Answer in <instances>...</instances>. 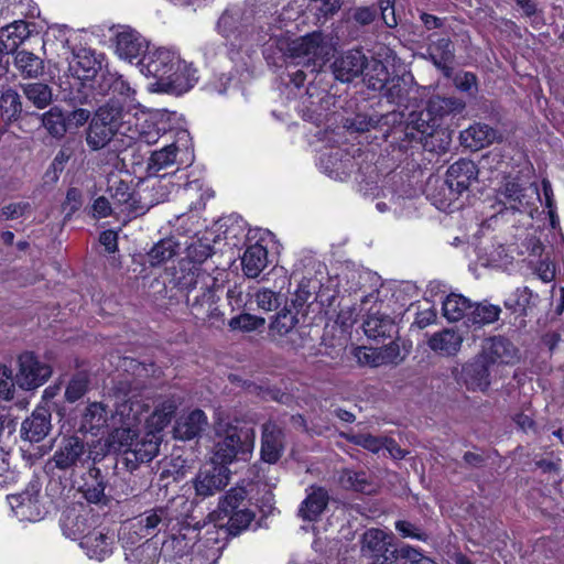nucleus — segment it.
Here are the masks:
<instances>
[{
	"label": "nucleus",
	"mask_w": 564,
	"mask_h": 564,
	"mask_svg": "<svg viewBox=\"0 0 564 564\" xmlns=\"http://www.w3.org/2000/svg\"><path fill=\"white\" fill-rule=\"evenodd\" d=\"M181 402L175 397H160L154 402V410L147 419L150 431L159 434L174 417Z\"/></svg>",
	"instance_id": "nucleus-26"
},
{
	"label": "nucleus",
	"mask_w": 564,
	"mask_h": 564,
	"mask_svg": "<svg viewBox=\"0 0 564 564\" xmlns=\"http://www.w3.org/2000/svg\"><path fill=\"white\" fill-rule=\"evenodd\" d=\"M51 412L45 406H37L21 425V437L31 443L41 442L51 431Z\"/></svg>",
	"instance_id": "nucleus-20"
},
{
	"label": "nucleus",
	"mask_w": 564,
	"mask_h": 564,
	"mask_svg": "<svg viewBox=\"0 0 564 564\" xmlns=\"http://www.w3.org/2000/svg\"><path fill=\"white\" fill-rule=\"evenodd\" d=\"M465 108V102L457 97H432L426 106L425 116H433L437 123L451 115H457Z\"/></svg>",
	"instance_id": "nucleus-37"
},
{
	"label": "nucleus",
	"mask_w": 564,
	"mask_h": 564,
	"mask_svg": "<svg viewBox=\"0 0 564 564\" xmlns=\"http://www.w3.org/2000/svg\"><path fill=\"white\" fill-rule=\"evenodd\" d=\"M478 178V169L471 160L460 159L449 165L442 189H447L449 197L434 202L438 209L445 210L453 200L457 199Z\"/></svg>",
	"instance_id": "nucleus-5"
},
{
	"label": "nucleus",
	"mask_w": 564,
	"mask_h": 564,
	"mask_svg": "<svg viewBox=\"0 0 564 564\" xmlns=\"http://www.w3.org/2000/svg\"><path fill=\"white\" fill-rule=\"evenodd\" d=\"M161 436L153 431L138 436L132 447L124 449L126 466L133 470L140 464L151 462L159 453Z\"/></svg>",
	"instance_id": "nucleus-13"
},
{
	"label": "nucleus",
	"mask_w": 564,
	"mask_h": 564,
	"mask_svg": "<svg viewBox=\"0 0 564 564\" xmlns=\"http://www.w3.org/2000/svg\"><path fill=\"white\" fill-rule=\"evenodd\" d=\"M254 297L258 307L264 312L276 310L284 301V296L280 292H274L269 289L259 290Z\"/></svg>",
	"instance_id": "nucleus-64"
},
{
	"label": "nucleus",
	"mask_w": 564,
	"mask_h": 564,
	"mask_svg": "<svg viewBox=\"0 0 564 564\" xmlns=\"http://www.w3.org/2000/svg\"><path fill=\"white\" fill-rule=\"evenodd\" d=\"M95 89L100 95H112L118 100L130 102L135 100V89L131 84L122 75L109 69L101 72Z\"/></svg>",
	"instance_id": "nucleus-15"
},
{
	"label": "nucleus",
	"mask_w": 564,
	"mask_h": 564,
	"mask_svg": "<svg viewBox=\"0 0 564 564\" xmlns=\"http://www.w3.org/2000/svg\"><path fill=\"white\" fill-rule=\"evenodd\" d=\"M111 426L110 416L101 402H91L85 409L79 430L97 436L104 429Z\"/></svg>",
	"instance_id": "nucleus-32"
},
{
	"label": "nucleus",
	"mask_w": 564,
	"mask_h": 564,
	"mask_svg": "<svg viewBox=\"0 0 564 564\" xmlns=\"http://www.w3.org/2000/svg\"><path fill=\"white\" fill-rule=\"evenodd\" d=\"M242 270L248 278H257L268 264V251L260 245L254 243L247 248L242 259Z\"/></svg>",
	"instance_id": "nucleus-39"
},
{
	"label": "nucleus",
	"mask_w": 564,
	"mask_h": 564,
	"mask_svg": "<svg viewBox=\"0 0 564 564\" xmlns=\"http://www.w3.org/2000/svg\"><path fill=\"white\" fill-rule=\"evenodd\" d=\"M471 307L473 303L467 297L452 293L443 301V316L448 322H458L465 317L468 319Z\"/></svg>",
	"instance_id": "nucleus-44"
},
{
	"label": "nucleus",
	"mask_w": 564,
	"mask_h": 564,
	"mask_svg": "<svg viewBox=\"0 0 564 564\" xmlns=\"http://www.w3.org/2000/svg\"><path fill=\"white\" fill-rule=\"evenodd\" d=\"M390 77L387 66L379 59H372L364 80L369 89L381 93L389 84Z\"/></svg>",
	"instance_id": "nucleus-52"
},
{
	"label": "nucleus",
	"mask_w": 564,
	"mask_h": 564,
	"mask_svg": "<svg viewBox=\"0 0 564 564\" xmlns=\"http://www.w3.org/2000/svg\"><path fill=\"white\" fill-rule=\"evenodd\" d=\"M500 138L497 130L486 123L477 122L460 132L462 144L470 150H480Z\"/></svg>",
	"instance_id": "nucleus-28"
},
{
	"label": "nucleus",
	"mask_w": 564,
	"mask_h": 564,
	"mask_svg": "<svg viewBox=\"0 0 564 564\" xmlns=\"http://www.w3.org/2000/svg\"><path fill=\"white\" fill-rule=\"evenodd\" d=\"M488 364L480 356L465 364L460 372V381L470 391H486L490 386Z\"/></svg>",
	"instance_id": "nucleus-25"
},
{
	"label": "nucleus",
	"mask_w": 564,
	"mask_h": 564,
	"mask_svg": "<svg viewBox=\"0 0 564 564\" xmlns=\"http://www.w3.org/2000/svg\"><path fill=\"white\" fill-rule=\"evenodd\" d=\"M167 513L164 509L145 511L134 520L123 524V540L128 541L131 534L143 532L147 538L154 535L165 524Z\"/></svg>",
	"instance_id": "nucleus-17"
},
{
	"label": "nucleus",
	"mask_w": 564,
	"mask_h": 564,
	"mask_svg": "<svg viewBox=\"0 0 564 564\" xmlns=\"http://www.w3.org/2000/svg\"><path fill=\"white\" fill-rule=\"evenodd\" d=\"M98 517L93 510L82 503L67 507L61 517L59 523L63 534L72 540H80L90 534L96 524Z\"/></svg>",
	"instance_id": "nucleus-7"
},
{
	"label": "nucleus",
	"mask_w": 564,
	"mask_h": 564,
	"mask_svg": "<svg viewBox=\"0 0 564 564\" xmlns=\"http://www.w3.org/2000/svg\"><path fill=\"white\" fill-rule=\"evenodd\" d=\"M367 57L359 50H351L337 57L333 65V74L343 83H350L360 76L367 67Z\"/></svg>",
	"instance_id": "nucleus-16"
},
{
	"label": "nucleus",
	"mask_w": 564,
	"mask_h": 564,
	"mask_svg": "<svg viewBox=\"0 0 564 564\" xmlns=\"http://www.w3.org/2000/svg\"><path fill=\"white\" fill-rule=\"evenodd\" d=\"M28 25L23 21H15L0 29V48L7 55L13 53L28 37Z\"/></svg>",
	"instance_id": "nucleus-38"
},
{
	"label": "nucleus",
	"mask_w": 564,
	"mask_h": 564,
	"mask_svg": "<svg viewBox=\"0 0 564 564\" xmlns=\"http://www.w3.org/2000/svg\"><path fill=\"white\" fill-rule=\"evenodd\" d=\"M429 55L433 64L441 69L445 76L452 72L451 64L455 57L454 44L448 37H440L429 45Z\"/></svg>",
	"instance_id": "nucleus-35"
},
{
	"label": "nucleus",
	"mask_w": 564,
	"mask_h": 564,
	"mask_svg": "<svg viewBox=\"0 0 564 564\" xmlns=\"http://www.w3.org/2000/svg\"><path fill=\"white\" fill-rule=\"evenodd\" d=\"M167 76L169 78H166L159 91L177 96L187 93L198 80L197 70L192 64L182 58H180V63L175 64L173 70H170Z\"/></svg>",
	"instance_id": "nucleus-14"
},
{
	"label": "nucleus",
	"mask_w": 564,
	"mask_h": 564,
	"mask_svg": "<svg viewBox=\"0 0 564 564\" xmlns=\"http://www.w3.org/2000/svg\"><path fill=\"white\" fill-rule=\"evenodd\" d=\"M216 284V280L200 268L193 265L182 276L177 278V286L180 290L191 293L199 290L200 293L206 291V286Z\"/></svg>",
	"instance_id": "nucleus-42"
},
{
	"label": "nucleus",
	"mask_w": 564,
	"mask_h": 564,
	"mask_svg": "<svg viewBox=\"0 0 564 564\" xmlns=\"http://www.w3.org/2000/svg\"><path fill=\"white\" fill-rule=\"evenodd\" d=\"M318 282L313 279L303 278L295 290L292 304L294 307H302L311 297L316 294Z\"/></svg>",
	"instance_id": "nucleus-63"
},
{
	"label": "nucleus",
	"mask_w": 564,
	"mask_h": 564,
	"mask_svg": "<svg viewBox=\"0 0 564 564\" xmlns=\"http://www.w3.org/2000/svg\"><path fill=\"white\" fill-rule=\"evenodd\" d=\"M500 313V307L492 304H473L467 324L477 326L491 324L499 318Z\"/></svg>",
	"instance_id": "nucleus-56"
},
{
	"label": "nucleus",
	"mask_w": 564,
	"mask_h": 564,
	"mask_svg": "<svg viewBox=\"0 0 564 564\" xmlns=\"http://www.w3.org/2000/svg\"><path fill=\"white\" fill-rule=\"evenodd\" d=\"M217 441L214 448V460L217 464H230L239 454L251 453L256 433L252 427L219 422L215 427Z\"/></svg>",
	"instance_id": "nucleus-1"
},
{
	"label": "nucleus",
	"mask_w": 564,
	"mask_h": 564,
	"mask_svg": "<svg viewBox=\"0 0 564 564\" xmlns=\"http://www.w3.org/2000/svg\"><path fill=\"white\" fill-rule=\"evenodd\" d=\"M117 132L93 118L86 132L87 145L97 151L105 148Z\"/></svg>",
	"instance_id": "nucleus-51"
},
{
	"label": "nucleus",
	"mask_w": 564,
	"mask_h": 564,
	"mask_svg": "<svg viewBox=\"0 0 564 564\" xmlns=\"http://www.w3.org/2000/svg\"><path fill=\"white\" fill-rule=\"evenodd\" d=\"M381 93L390 102L408 107L405 101L409 90L405 88V83L401 77H390L389 84Z\"/></svg>",
	"instance_id": "nucleus-58"
},
{
	"label": "nucleus",
	"mask_w": 564,
	"mask_h": 564,
	"mask_svg": "<svg viewBox=\"0 0 564 564\" xmlns=\"http://www.w3.org/2000/svg\"><path fill=\"white\" fill-rule=\"evenodd\" d=\"M178 147L172 142L164 145L161 150L152 152L148 162V172L156 174L163 169L173 165L176 161Z\"/></svg>",
	"instance_id": "nucleus-53"
},
{
	"label": "nucleus",
	"mask_w": 564,
	"mask_h": 564,
	"mask_svg": "<svg viewBox=\"0 0 564 564\" xmlns=\"http://www.w3.org/2000/svg\"><path fill=\"white\" fill-rule=\"evenodd\" d=\"M91 451L87 443L77 435H64L54 452L52 460L59 470L84 466L90 460Z\"/></svg>",
	"instance_id": "nucleus-6"
},
{
	"label": "nucleus",
	"mask_w": 564,
	"mask_h": 564,
	"mask_svg": "<svg viewBox=\"0 0 564 564\" xmlns=\"http://www.w3.org/2000/svg\"><path fill=\"white\" fill-rule=\"evenodd\" d=\"M215 285L206 286V291L195 295L193 300L187 297L191 314L210 327H221L225 324V314L218 306L219 297L216 295Z\"/></svg>",
	"instance_id": "nucleus-11"
},
{
	"label": "nucleus",
	"mask_w": 564,
	"mask_h": 564,
	"mask_svg": "<svg viewBox=\"0 0 564 564\" xmlns=\"http://www.w3.org/2000/svg\"><path fill=\"white\" fill-rule=\"evenodd\" d=\"M101 70V61L94 52L80 48L74 52L69 62V72L80 80H89L97 76Z\"/></svg>",
	"instance_id": "nucleus-27"
},
{
	"label": "nucleus",
	"mask_w": 564,
	"mask_h": 564,
	"mask_svg": "<svg viewBox=\"0 0 564 564\" xmlns=\"http://www.w3.org/2000/svg\"><path fill=\"white\" fill-rule=\"evenodd\" d=\"M41 490L42 484L40 479L33 477L21 492L7 497L17 518L21 521L30 522H36L44 518L47 510Z\"/></svg>",
	"instance_id": "nucleus-4"
},
{
	"label": "nucleus",
	"mask_w": 564,
	"mask_h": 564,
	"mask_svg": "<svg viewBox=\"0 0 564 564\" xmlns=\"http://www.w3.org/2000/svg\"><path fill=\"white\" fill-rule=\"evenodd\" d=\"M392 536L381 529L366 530L360 538V554L370 564H391L394 562Z\"/></svg>",
	"instance_id": "nucleus-8"
},
{
	"label": "nucleus",
	"mask_w": 564,
	"mask_h": 564,
	"mask_svg": "<svg viewBox=\"0 0 564 564\" xmlns=\"http://www.w3.org/2000/svg\"><path fill=\"white\" fill-rule=\"evenodd\" d=\"M306 498L301 502L299 517L304 521H317L326 510L329 502L328 491L319 486H311Z\"/></svg>",
	"instance_id": "nucleus-22"
},
{
	"label": "nucleus",
	"mask_w": 564,
	"mask_h": 564,
	"mask_svg": "<svg viewBox=\"0 0 564 564\" xmlns=\"http://www.w3.org/2000/svg\"><path fill=\"white\" fill-rule=\"evenodd\" d=\"M284 432L275 422L269 421L262 425L261 458L269 464L276 463L284 449Z\"/></svg>",
	"instance_id": "nucleus-21"
},
{
	"label": "nucleus",
	"mask_w": 564,
	"mask_h": 564,
	"mask_svg": "<svg viewBox=\"0 0 564 564\" xmlns=\"http://www.w3.org/2000/svg\"><path fill=\"white\" fill-rule=\"evenodd\" d=\"M124 556L130 564H155L160 552L156 543L151 539H147L137 546L126 551Z\"/></svg>",
	"instance_id": "nucleus-47"
},
{
	"label": "nucleus",
	"mask_w": 564,
	"mask_h": 564,
	"mask_svg": "<svg viewBox=\"0 0 564 564\" xmlns=\"http://www.w3.org/2000/svg\"><path fill=\"white\" fill-rule=\"evenodd\" d=\"M13 53V66L22 78L34 79L43 75L44 62L41 57L25 50Z\"/></svg>",
	"instance_id": "nucleus-36"
},
{
	"label": "nucleus",
	"mask_w": 564,
	"mask_h": 564,
	"mask_svg": "<svg viewBox=\"0 0 564 564\" xmlns=\"http://www.w3.org/2000/svg\"><path fill=\"white\" fill-rule=\"evenodd\" d=\"M254 517V512L247 506L226 517V522L221 523L220 527L225 528L228 534L238 535L249 528Z\"/></svg>",
	"instance_id": "nucleus-54"
},
{
	"label": "nucleus",
	"mask_w": 564,
	"mask_h": 564,
	"mask_svg": "<svg viewBox=\"0 0 564 564\" xmlns=\"http://www.w3.org/2000/svg\"><path fill=\"white\" fill-rule=\"evenodd\" d=\"M329 51L326 36L315 31L291 41L286 52L294 64L302 65L311 75H315L326 64Z\"/></svg>",
	"instance_id": "nucleus-3"
},
{
	"label": "nucleus",
	"mask_w": 564,
	"mask_h": 564,
	"mask_svg": "<svg viewBox=\"0 0 564 564\" xmlns=\"http://www.w3.org/2000/svg\"><path fill=\"white\" fill-rule=\"evenodd\" d=\"M67 118L64 111L55 106L50 110L41 115L42 126L45 128L47 133L55 138L62 139L67 132Z\"/></svg>",
	"instance_id": "nucleus-50"
},
{
	"label": "nucleus",
	"mask_w": 564,
	"mask_h": 564,
	"mask_svg": "<svg viewBox=\"0 0 564 564\" xmlns=\"http://www.w3.org/2000/svg\"><path fill=\"white\" fill-rule=\"evenodd\" d=\"M22 113V100L19 93L7 87L0 95V117L3 122L11 123L20 119Z\"/></svg>",
	"instance_id": "nucleus-43"
},
{
	"label": "nucleus",
	"mask_w": 564,
	"mask_h": 564,
	"mask_svg": "<svg viewBox=\"0 0 564 564\" xmlns=\"http://www.w3.org/2000/svg\"><path fill=\"white\" fill-rule=\"evenodd\" d=\"M198 536L197 528L185 525L181 530L172 534L162 544V551L171 553L175 557L186 555L191 550H196V539Z\"/></svg>",
	"instance_id": "nucleus-30"
},
{
	"label": "nucleus",
	"mask_w": 564,
	"mask_h": 564,
	"mask_svg": "<svg viewBox=\"0 0 564 564\" xmlns=\"http://www.w3.org/2000/svg\"><path fill=\"white\" fill-rule=\"evenodd\" d=\"M426 109L420 112L410 113L408 127L416 130L422 135H433L434 129L440 124L433 116H425Z\"/></svg>",
	"instance_id": "nucleus-61"
},
{
	"label": "nucleus",
	"mask_w": 564,
	"mask_h": 564,
	"mask_svg": "<svg viewBox=\"0 0 564 564\" xmlns=\"http://www.w3.org/2000/svg\"><path fill=\"white\" fill-rule=\"evenodd\" d=\"M463 344V336L454 329H443L434 333L429 341V347L442 356H455Z\"/></svg>",
	"instance_id": "nucleus-34"
},
{
	"label": "nucleus",
	"mask_w": 564,
	"mask_h": 564,
	"mask_svg": "<svg viewBox=\"0 0 564 564\" xmlns=\"http://www.w3.org/2000/svg\"><path fill=\"white\" fill-rule=\"evenodd\" d=\"M149 408V403L140 394H124L123 398H118L115 413L110 415L111 426L127 425L138 427L143 415L148 413Z\"/></svg>",
	"instance_id": "nucleus-12"
},
{
	"label": "nucleus",
	"mask_w": 564,
	"mask_h": 564,
	"mask_svg": "<svg viewBox=\"0 0 564 564\" xmlns=\"http://www.w3.org/2000/svg\"><path fill=\"white\" fill-rule=\"evenodd\" d=\"M115 544V534L108 530L94 529L93 532L86 535L80 542L88 557L97 561H102L112 553Z\"/></svg>",
	"instance_id": "nucleus-23"
},
{
	"label": "nucleus",
	"mask_w": 564,
	"mask_h": 564,
	"mask_svg": "<svg viewBox=\"0 0 564 564\" xmlns=\"http://www.w3.org/2000/svg\"><path fill=\"white\" fill-rule=\"evenodd\" d=\"M198 536L196 539V551L203 552L204 547L207 549L206 556H218L220 545V530L217 529L216 524H204L199 530L197 529Z\"/></svg>",
	"instance_id": "nucleus-45"
},
{
	"label": "nucleus",
	"mask_w": 564,
	"mask_h": 564,
	"mask_svg": "<svg viewBox=\"0 0 564 564\" xmlns=\"http://www.w3.org/2000/svg\"><path fill=\"white\" fill-rule=\"evenodd\" d=\"M265 324V319L260 316L251 315L248 313L240 314L238 316L232 317L228 325L232 330H241V332H253Z\"/></svg>",
	"instance_id": "nucleus-62"
},
{
	"label": "nucleus",
	"mask_w": 564,
	"mask_h": 564,
	"mask_svg": "<svg viewBox=\"0 0 564 564\" xmlns=\"http://www.w3.org/2000/svg\"><path fill=\"white\" fill-rule=\"evenodd\" d=\"M345 436L350 443L361 446L365 449L375 454L383 449L387 438L381 436H375L369 433H350L346 434Z\"/></svg>",
	"instance_id": "nucleus-59"
},
{
	"label": "nucleus",
	"mask_w": 564,
	"mask_h": 564,
	"mask_svg": "<svg viewBox=\"0 0 564 564\" xmlns=\"http://www.w3.org/2000/svg\"><path fill=\"white\" fill-rule=\"evenodd\" d=\"M88 476L91 481L89 482L86 480L79 488L83 497L89 503L106 505L108 501L107 496L105 495L106 482L101 476L100 469L96 467L89 468Z\"/></svg>",
	"instance_id": "nucleus-40"
},
{
	"label": "nucleus",
	"mask_w": 564,
	"mask_h": 564,
	"mask_svg": "<svg viewBox=\"0 0 564 564\" xmlns=\"http://www.w3.org/2000/svg\"><path fill=\"white\" fill-rule=\"evenodd\" d=\"M247 506L246 489L241 487L231 488L219 501L217 510L218 520H225L226 517L239 510L240 507L242 509Z\"/></svg>",
	"instance_id": "nucleus-48"
},
{
	"label": "nucleus",
	"mask_w": 564,
	"mask_h": 564,
	"mask_svg": "<svg viewBox=\"0 0 564 564\" xmlns=\"http://www.w3.org/2000/svg\"><path fill=\"white\" fill-rule=\"evenodd\" d=\"M487 364H513L517 360V349L511 341L503 337H491L482 345L479 355Z\"/></svg>",
	"instance_id": "nucleus-24"
},
{
	"label": "nucleus",
	"mask_w": 564,
	"mask_h": 564,
	"mask_svg": "<svg viewBox=\"0 0 564 564\" xmlns=\"http://www.w3.org/2000/svg\"><path fill=\"white\" fill-rule=\"evenodd\" d=\"M229 482V476L225 467H212L202 469L194 479L196 495L202 498L214 496L223 490Z\"/></svg>",
	"instance_id": "nucleus-19"
},
{
	"label": "nucleus",
	"mask_w": 564,
	"mask_h": 564,
	"mask_svg": "<svg viewBox=\"0 0 564 564\" xmlns=\"http://www.w3.org/2000/svg\"><path fill=\"white\" fill-rule=\"evenodd\" d=\"M116 52L120 58L140 61L149 52V44L137 31L123 29L117 34Z\"/></svg>",
	"instance_id": "nucleus-18"
},
{
	"label": "nucleus",
	"mask_w": 564,
	"mask_h": 564,
	"mask_svg": "<svg viewBox=\"0 0 564 564\" xmlns=\"http://www.w3.org/2000/svg\"><path fill=\"white\" fill-rule=\"evenodd\" d=\"M297 323L299 318L296 314L284 307L276 314L270 325V328L280 336L291 334V345L294 349H299L305 345L306 336L300 330L294 333L292 332Z\"/></svg>",
	"instance_id": "nucleus-31"
},
{
	"label": "nucleus",
	"mask_w": 564,
	"mask_h": 564,
	"mask_svg": "<svg viewBox=\"0 0 564 564\" xmlns=\"http://www.w3.org/2000/svg\"><path fill=\"white\" fill-rule=\"evenodd\" d=\"M217 28L225 39L230 41L238 39L242 33L240 9H227L219 18Z\"/></svg>",
	"instance_id": "nucleus-49"
},
{
	"label": "nucleus",
	"mask_w": 564,
	"mask_h": 564,
	"mask_svg": "<svg viewBox=\"0 0 564 564\" xmlns=\"http://www.w3.org/2000/svg\"><path fill=\"white\" fill-rule=\"evenodd\" d=\"M180 245L173 238L161 239L149 251L151 265H159L176 256Z\"/></svg>",
	"instance_id": "nucleus-55"
},
{
	"label": "nucleus",
	"mask_w": 564,
	"mask_h": 564,
	"mask_svg": "<svg viewBox=\"0 0 564 564\" xmlns=\"http://www.w3.org/2000/svg\"><path fill=\"white\" fill-rule=\"evenodd\" d=\"M365 335L369 339L378 340L380 338H392L397 333V326L393 319L379 312L369 313L362 323Z\"/></svg>",
	"instance_id": "nucleus-33"
},
{
	"label": "nucleus",
	"mask_w": 564,
	"mask_h": 564,
	"mask_svg": "<svg viewBox=\"0 0 564 564\" xmlns=\"http://www.w3.org/2000/svg\"><path fill=\"white\" fill-rule=\"evenodd\" d=\"M20 88L26 100L39 110L45 109L53 101V89L43 82L21 84Z\"/></svg>",
	"instance_id": "nucleus-41"
},
{
	"label": "nucleus",
	"mask_w": 564,
	"mask_h": 564,
	"mask_svg": "<svg viewBox=\"0 0 564 564\" xmlns=\"http://www.w3.org/2000/svg\"><path fill=\"white\" fill-rule=\"evenodd\" d=\"M122 116V107L118 102H107L99 107L95 115V119L99 122L112 128L116 132L124 133L120 131V119Z\"/></svg>",
	"instance_id": "nucleus-57"
},
{
	"label": "nucleus",
	"mask_w": 564,
	"mask_h": 564,
	"mask_svg": "<svg viewBox=\"0 0 564 564\" xmlns=\"http://www.w3.org/2000/svg\"><path fill=\"white\" fill-rule=\"evenodd\" d=\"M180 58L176 52L169 48L160 47L149 51L140 59L141 72L156 79L155 86L159 91L169 78L170 70H173L175 64L180 63Z\"/></svg>",
	"instance_id": "nucleus-10"
},
{
	"label": "nucleus",
	"mask_w": 564,
	"mask_h": 564,
	"mask_svg": "<svg viewBox=\"0 0 564 564\" xmlns=\"http://www.w3.org/2000/svg\"><path fill=\"white\" fill-rule=\"evenodd\" d=\"M533 296L528 286L518 288L505 301V306L513 313L524 314Z\"/></svg>",
	"instance_id": "nucleus-60"
},
{
	"label": "nucleus",
	"mask_w": 564,
	"mask_h": 564,
	"mask_svg": "<svg viewBox=\"0 0 564 564\" xmlns=\"http://www.w3.org/2000/svg\"><path fill=\"white\" fill-rule=\"evenodd\" d=\"M208 422L204 411L196 409L182 415L174 426V436L182 441H189L200 435Z\"/></svg>",
	"instance_id": "nucleus-29"
},
{
	"label": "nucleus",
	"mask_w": 564,
	"mask_h": 564,
	"mask_svg": "<svg viewBox=\"0 0 564 564\" xmlns=\"http://www.w3.org/2000/svg\"><path fill=\"white\" fill-rule=\"evenodd\" d=\"M499 193L513 210L523 212L529 206L525 189L516 178H507Z\"/></svg>",
	"instance_id": "nucleus-46"
},
{
	"label": "nucleus",
	"mask_w": 564,
	"mask_h": 564,
	"mask_svg": "<svg viewBox=\"0 0 564 564\" xmlns=\"http://www.w3.org/2000/svg\"><path fill=\"white\" fill-rule=\"evenodd\" d=\"M17 384L23 390H34L43 386L52 375L48 364L41 361L33 352L24 351L18 358Z\"/></svg>",
	"instance_id": "nucleus-9"
},
{
	"label": "nucleus",
	"mask_w": 564,
	"mask_h": 564,
	"mask_svg": "<svg viewBox=\"0 0 564 564\" xmlns=\"http://www.w3.org/2000/svg\"><path fill=\"white\" fill-rule=\"evenodd\" d=\"M107 193L120 212L135 218L144 215L151 207L163 202L167 193H161L154 198L149 191L135 192L130 184L118 175H110L107 180Z\"/></svg>",
	"instance_id": "nucleus-2"
}]
</instances>
